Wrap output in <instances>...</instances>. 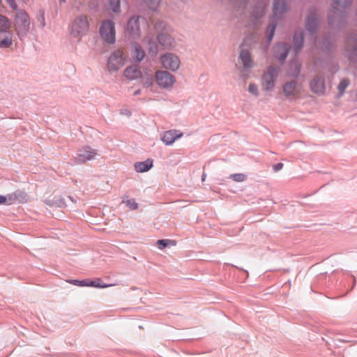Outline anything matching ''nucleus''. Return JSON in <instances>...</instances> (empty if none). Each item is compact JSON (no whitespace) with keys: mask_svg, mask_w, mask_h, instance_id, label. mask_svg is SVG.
Wrapping results in <instances>:
<instances>
[{"mask_svg":"<svg viewBox=\"0 0 357 357\" xmlns=\"http://www.w3.org/2000/svg\"><path fill=\"white\" fill-rule=\"evenodd\" d=\"M351 3V0H332V10L328 14L330 26L340 28L344 24Z\"/></svg>","mask_w":357,"mask_h":357,"instance_id":"f257e3e1","label":"nucleus"},{"mask_svg":"<svg viewBox=\"0 0 357 357\" xmlns=\"http://www.w3.org/2000/svg\"><path fill=\"white\" fill-rule=\"evenodd\" d=\"M157 32V41L164 49L171 50L175 48L176 42L172 36V29L165 22L158 20L154 25Z\"/></svg>","mask_w":357,"mask_h":357,"instance_id":"f03ea898","label":"nucleus"},{"mask_svg":"<svg viewBox=\"0 0 357 357\" xmlns=\"http://www.w3.org/2000/svg\"><path fill=\"white\" fill-rule=\"evenodd\" d=\"M286 1L287 0H274L273 17L266 30L268 43H270L273 38L277 26V21L281 19L283 14L287 10Z\"/></svg>","mask_w":357,"mask_h":357,"instance_id":"7ed1b4c3","label":"nucleus"},{"mask_svg":"<svg viewBox=\"0 0 357 357\" xmlns=\"http://www.w3.org/2000/svg\"><path fill=\"white\" fill-rule=\"evenodd\" d=\"M147 26L148 22L145 17L140 15H135L128 20L126 32L130 39L137 40L141 36V28H145Z\"/></svg>","mask_w":357,"mask_h":357,"instance_id":"20e7f679","label":"nucleus"},{"mask_svg":"<svg viewBox=\"0 0 357 357\" xmlns=\"http://www.w3.org/2000/svg\"><path fill=\"white\" fill-rule=\"evenodd\" d=\"M15 31L20 38L27 36L30 29V18L28 13L23 10H18L14 18Z\"/></svg>","mask_w":357,"mask_h":357,"instance_id":"39448f33","label":"nucleus"},{"mask_svg":"<svg viewBox=\"0 0 357 357\" xmlns=\"http://www.w3.org/2000/svg\"><path fill=\"white\" fill-rule=\"evenodd\" d=\"M90 24L88 18L84 15H80L72 22L70 33L75 38L80 39L86 36L89 30Z\"/></svg>","mask_w":357,"mask_h":357,"instance_id":"423d86ee","label":"nucleus"},{"mask_svg":"<svg viewBox=\"0 0 357 357\" xmlns=\"http://www.w3.org/2000/svg\"><path fill=\"white\" fill-rule=\"evenodd\" d=\"M11 22L10 20L0 14V34H4L0 40V48H8L13 44V33L10 31Z\"/></svg>","mask_w":357,"mask_h":357,"instance_id":"0eeeda50","label":"nucleus"},{"mask_svg":"<svg viewBox=\"0 0 357 357\" xmlns=\"http://www.w3.org/2000/svg\"><path fill=\"white\" fill-rule=\"evenodd\" d=\"M126 59V56L123 50L119 49L112 52L107 59L108 71L110 73L118 71L124 66Z\"/></svg>","mask_w":357,"mask_h":357,"instance_id":"6e6552de","label":"nucleus"},{"mask_svg":"<svg viewBox=\"0 0 357 357\" xmlns=\"http://www.w3.org/2000/svg\"><path fill=\"white\" fill-rule=\"evenodd\" d=\"M99 33L101 38L108 44H114L115 43V24L112 20H105L102 22Z\"/></svg>","mask_w":357,"mask_h":357,"instance_id":"1a4fd4ad","label":"nucleus"},{"mask_svg":"<svg viewBox=\"0 0 357 357\" xmlns=\"http://www.w3.org/2000/svg\"><path fill=\"white\" fill-rule=\"evenodd\" d=\"M320 20L317 13V9L312 7L308 10V15L305 19V29L312 35L314 41L316 40V33L319 27Z\"/></svg>","mask_w":357,"mask_h":357,"instance_id":"9d476101","label":"nucleus"},{"mask_svg":"<svg viewBox=\"0 0 357 357\" xmlns=\"http://www.w3.org/2000/svg\"><path fill=\"white\" fill-rule=\"evenodd\" d=\"M278 75V67L273 66L268 67L266 71L261 77V85L265 91H271L273 89Z\"/></svg>","mask_w":357,"mask_h":357,"instance_id":"9b49d317","label":"nucleus"},{"mask_svg":"<svg viewBox=\"0 0 357 357\" xmlns=\"http://www.w3.org/2000/svg\"><path fill=\"white\" fill-rule=\"evenodd\" d=\"M344 54L348 59L357 62V33L349 34L345 40Z\"/></svg>","mask_w":357,"mask_h":357,"instance_id":"f8f14e48","label":"nucleus"},{"mask_svg":"<svg viewBox=\"0 0 357 357\" xmlns=\"http://www.w3.org/2000/svg\"><path fill=\"white\" fill-rule=\"evenodd\" d=\"M160 62L162 67L172 72L178 70L181 66L179 57L174 53L168 52L161 56Z\"/></svg>","mask_w":357,"mask_h":357,"instance_id":"ddd939ff","label":"nucleus"},{"mask_svg":"<svg viewBox=\"0 0 357 357\" xmlns=\"http://www.w3.org/2000/svg\"><path fill=\"white\" fill-rule=\"evenodd\" d=\"M98 155H99L98 150L86 146L77 151L75 157V162L77 164L84 163L86 161L94 160Z\"/></svg>","mask_w":357,"mask_h":357,"instance_id":"4468645a","label":"nucleus"},{"mask_svg":"<svg viewBox=\"0 0 357 357\" xmlns=\"http://www.w3.org/2000/svg\"><path fill=\"white\" fill-rule=\"evenodd\" d=\"M310 91L317 96H323L326 91L325 77L322 73H318L309 83Z\"/></svg>","mask_w":357,"mask_h":357,"instance_id":"2eb2a0df","label":"nucleus"},{"mask_svg":"<svg viewBox=\"0 0 357 357\" xmlns=\"http://www.w3.org/2000/svg\"><path fill=\"white\" fill-rule=\"evenodd\" d=\"M155 80L160 87L168 89L173 86L176 82L174 75L166 70H158L155 73Z\"/></svg>","mask_w":357,"mask_h":357,"instance_id":"dca6fc26","label":"nucleus"},{"mask_svg":"<svg viewBox=\"0 0 357 357\" xmlns=\"http://www.w3.org/2000/svg\"><path fill=\"white\" fill-rule=\"evenodd\" d=\"M238 61L242 63L243 70L246 72H249L255 66L251 52L248 49L241 47Z\"/></svg>","mask_w":357,"mask_h":357,"instance_id":"f3484780","label":"nucleus"},{"mask_svg":"<svg viewBox=\"0 0 357 357\" xmlns=\"http://www.w3.org/2000/svg\"><path fill=\"white\" fill-rule=\"evenodd\" d=\"M300 85L296 80L287 82L283 85V93L289 99L294 98L300 93Z\"/></svg>","mask_w":357,"mask_h":357,"instance_id":"a211bd4d","label":"nucleus"},{"mask_svg":"<svg viewBox=\"0 0 357 357\" xmlns=\"http://www.w3.org/2000/svg\"><path fill=\"white\" fill-rule=\"evenodd\" d=\"M183 133L178 130L172 129L163 132L160 139L166 146L172 145L177 139L182 137Z\"/></svg>","mask_w":357,"mask_h":357,"instance_id":"6ab92c4d","label":"nucleus"},{"mask_svg":"<svg viewBox=\"0 0 357 357\" xmlns=\"http://www.w3.org/2000/svg\"><path fill=\"white\" fill-rule=\"evenodd\" d=\"M291 45L288 43H279L274 47L273 56L280 62H284L289 52Z\"/></svg>","mask_w":357,"mask_h":357,"instance_id":"aec40b11","label":"nucleus"},{"mask_svg":"<svg viewBox=\"0 0 357 357\" xmlns=\"http://www.w3.org/2000/svg\"><path fill=\"white\" fill-rule=\"evenodd\" d=\"M266 3L264 1H258L255 5L252 8L250 12L251 16L256 21L261 18L264 15V10Z\"/></svg>","mask_w":357,"mask_h":357,"instance_id":"412c9836","label":"nucleus"},{"mask_svg":"<svg viewBox=\"0 0 357 357\" xmlns=\"http://www.w3.org/2000/svg\"><path fill=\"white\" fill-rule=\"evenodd\" d=\"M131 56L137 62L142 61L145 57L143 47L137 42L132 43Z\"/></svg>","mask_w":357,"mask_h":357,"instance_id":"4be33fe9","label":"nucleus"},{"mask_svg":"<svg viewBox=\"0 0 357 357\" xmlns=\"http://www.w3.org/2000/svg\"><path fill=\"white\" fill-rule=\"evenodd\" d=\"M144 43L147 45V50L151 56H155L158 52V46L155 41H154L151 36H146L144 38Z\"/></svg>","mask_w":357,"mask_h":357,"instance_id":"5701e85b","label":"nucleus"},{"mask_svg":"<svg viewBox=\"0 0 357 357\" xmlns=\"http://www.w3.org/2000/svg\"><path fill=\"white\" fill-rule=\"evenodd\" d=\"M124 76L129 79H135L142 75V72L136 65L127 67L124 70Z\"/></svg>","mask_w":357,"mask_h":357,"instance_id":"b1692460","label":"nucleus"},{"mask_svg":"<svg viewBox=\"0 0 357 357\" xmlns=\"http://www.w3.org/2000/svg\"><path fill=\"white\" fill-rule=\"evenodd\" d=\"M294 50L297 54L303 47L304 33L303 31H297L293 37Z\"/></svg>","mask_w":357,"mask_h":357,"instance_id":"393cba45","label":"nucleus"},{"mask_svg":"<svg viewBox=\"0 0 357 357\" xmlns=\"http://www.w3.org/2000/svg\"><path fill=\"white\" fill-rule=\"evenodd\" d=\"M153 160L147 159L143 162H137L135 163L134 167L137 172H148L153 167Z\"/></svg>","mask_w":357,"mask_h":357,"instance_id":"a878e982","label":"nucleus"},{"mask_svg":"<svg viewBox=\"0 0 357 357\" xmlns=\"http://www.w3.org/2000/svg\"><path fill=\"white\" fill-rule=\"evenodd\" d=\"M301 65L296 62H291L289 65V75L294 77H297L301 72Z\"/></svg>","mask_w":357,"mask_h":357,"instance_id":"bb28decb","label":"nucleus"},{"mask_svg":"<svg viewBox=\"0 0 357 357\" xmlns=\"http://www.w3.org/2000/svg\"><path fill=\"white\" fill-rule=\"evenodd\" d=\"M141 79V82L144 86L150 87L153 84V75L151 73H145L144 74L142 73V75L139 77Z\"/></svg>","mask_w":357,"mask_h":357,"instance_id":"cd10ccee","label":"nucleus"},{"mask_svg":"<svg viewBox=\"0 0 357 357\" xmlns=\"http://www.w3.org/2000/svg\"><path fill=\"white\" fill-rule=\"evenodd\" d=\"M349 84H350V80L347 78H344L340 82V83L337 86V90H338V93L337 94V98H339L343 96L346 89L349 86Z\"/></svg>","mask_w":357,"mask_h":357,"instance_id":"c85d7f7f","label":"nucleus"},{"mask_svg":"<svg viewBox=\"0 0 357 357\" xmlns=\"http://www.w3.org/2000/svg\"><path fill=\"white\" fill-rule=\"evenodd\" d=\"M160 0H142V3L152 10H155Z\"/></svg>","mask_w":357,"mask_h":357,"instance_id":"c756f323","label":"nucleus"},{"mask_svg":"<svg viewBox=\"0 0 357 357\" xmlns=\"http://www.w3.org/2000/svg\"><path fill=\"white\" fill-rule=\"evenodd\" d=\"M120 1L121 0H108L110 9L115 13L121 12Z\"/></svg>","mask_w":357,"mask_h":357,"instance_id":"7c9ffc66","label":"nucleus"},{"mask_svg":"<svg viewBox=\"0 0 357 357\" xmlns=\"http://www.w3.org/2000/svg\"><path fill=\"white\" fill-rule=\"evenodd\" d=\"M112 286V284H106L101 282L100 279L97 280L89 281L88 280V287H93L97 288H105Z\"/></svg>","mask_w":357,"mask_h":357,"instance_id":"2f4dec72","label":"nucleus"},{"mask_svg":"<svg viewBox=\"0 0 357 357\" xmlns=\"http://www.w3.org/2000/svg\"><path fill=\"white\" fill-rule=\"evenodd\" d=\"M158 248L162 250L169 245H175L174 241L169 239H160L157 241Z\"/></svg>","mask_w":357,"mask_h":357,"instance_id":"473e14b6","label":"nucleus"},{"mask_svg":"<svg viewBox=\"0 0 357 357\" xmlns=\"http://www.w3.org/2000/svg\"><path fill=\"white\" fill-rule=\"evenodd\" d=\"M14 196H15V202H23L25 199H26V194L21 191V190H16L15 192H13Z\"/></svg>","mask_w":357,"mask_h":357,"instance_id":"72a5a7b5","label":"nucleus"},{"mask_svg":"<svg viewBox=\"0 0 357 357\" xmlns=\"http://www.w3.org/2000/svg\"><path fill=\"white\" fill-rule=\"evenodd\" d=\"M37 20L40 22L42 28H44L46 25L45 23V10L43 9L39 10L37 15Z\"/></svg>","mask_w":357,"mask_h":357,"instance_id":"f704fd0d","label":"nucleus"},{"mask_svg":"<svg viewBox=\"0 0 357 357\" xmlns=\"http://www.w3.org/2000/svg\"><path fill=\"white\" fill-rule=\"evenodd\" d=\"M123 203H124L126 206L132 210L137 209L138 208V204L132 199H123Z\"/></svg>","mask_w":357,"mask_h":357,"instance_id":"c9c22d12","label":"nucleus"},{"mask_svg":"<svg viewBox=\"0 0 357 357\" xmlns=\"http://www.w3.org/2000/svg\"><path fill=\"white\" fill-rule=\"evenodd\" d=\"M229 178L236 182H243L245 181L247 176L244 174H232L229 176Z\"/></svg>","mask_w":357,"mask_h":357,"instance_id":"e433bc0d","label":"nucleus"},{"mask_svg":"<svg viewBox=\"0 0 357 357\" xmlns=\"http://www.w3.org/2000/svg\"><path fill=\"white\" fill-rule=\"evenodd\" d=\"M4 198L6 199V200L4 201V204L7 205H11L16 202L15 196L13 192L6 196L4 195Z\"/></svg>","mask_w":357,"mask_h":357,"instance_id":"4c0bfd02","label":"nucleus"},{"mask_svg":"<svg viewBox=\"0 0 357 357\" xmlns=\"http://www.w3.org/2000/svg\"><path fill=\"white\" fill-rule=\"evenodd\" d=\"M70 283L73 284L76 286H80V287H88V280H72L68 281Z\"/></svg>","mask_w":357,"mask_h":357,"instance_id":"58836bf2","label":"nucleus"},{"mask_svg":"<svg viewBox=\"0 0 357 357\" xmlns=\"http://www.w3.org/2000/svg\"><path fill=\"white\" fill-rule=\"evenodd\" d=\"M248 91L256 96H258L259 90L257 85L255 83H250L248 86Z\"/></svg>","mask_w":357,"mask_h":357,"instance_id":"ea45409f","label":"nucleus"},{"mask_svg":"<svg viewBox=\"0 0 357 357\" xmlns=\"http://www.w3.org/2000/svg\"><path fill=\"white\" fill-rule=\"evenodd\" d=\"M47 204L50 206H56V207H63L64 206V202L63 199H59L55 202H53L52 203H50V201H48L46 202Z\"/></svg>","mask_w":357,"mask_h":357,"instance_id":"a19ab883","label":"nucleus"},{"mask_svg":"<svg viewBox=\"0 0 357 357\" xmlns=\"http://www.w3.org/2000/svg\"><path fill=\"white\" fill-rule=\"evenodd\" d=\"M5 1L12 9H13V10L17 9V5L15 3V0H5Z\"/></svg>","mask_w":357,"mask_h":357,"instance_id":"79ce46f5","label":"nucleus"},{"mask_svg":"<svg viewBox=\"0 0 357 357\" xmlns=\"http://www.w3.org/2000/svg\"><path fill=\"white\" fill-rule=\"evenodd\" d=\"M282 167H283V164L281 162H278L273 166V169L274 172H275L282 169Z\"/></svg>","mask_w":357,"mask_h":357,"instance_id":"37998d69","label":"nucleus"},{"mask_svg":"<svg viewBox=\"0 0 357 357\" xmlns=\"http://www.w3.org/2000/svg\"><path fill=\"white\" fill-rule=\"evenodd\" d=\"M120 114L121 115H126L128 116H131V112L128 109H121L120 110Z\"/></svg>","mask_w":357,"mask_h":357,"instance_id":"c03bdc74","label":"nucleus"},{"mask_svg":"<svg viewBox=\"0 0 357 357\" xmlns=\"http://www.w3.org/2000/svg\"><path fill=\"white\" fill-rule=\"evenodd\" d=\"M249 0H240L239 3L240 6L245 7V6L248 3Z\"/></svg>","mask_w":357,"mask_h":357,"instance_id":"a18cd8bd","label":"nucleus"},{"mask_svg":"<svg viewBox=\"0 0 357 357\" xmlns=\"http://www.w3.org/2000/svg\"><path fill=\"white\" fill-rule=\"evenodd\" d=\"M5 200L4 195H0V204H4Z\"/></svg>","mask_w":357,"mask_h":357,"instance_id":"49530a36","label":"nucleus"},{"mask_svg":"<svg viewBox=\"0 0 357 357\" xmlns=\"http://www.w3.org/2000/svg\"><path fill=\"white\" fill-rule=\"evenodd\" d=\"M324 47H326V49H329V43H328L327 41L324 40Z\"/></svg>","mask_w":357,"mask_h":357,"instance_id":"de8ad7c7","label":"nucleus"},{"mask_svg":"<svg viewBox=\"0 0 357 357\" xmlns=\"http://www.w3.org/2000/svg\"><path fill=\"white\" fill-rule=\"evenodd\" d=\"M206 178V173H203V174L202 176V181H204Z\"/></svg>","mask_w":357,"mask_h":357,"instance_id":"09e8293b","label":"nucleus"},{"mask_svg":"<svg viewBox=\"0 0 357 357\" xmlns=\"http://www.w3.org/2000/svg\"><path fill=\"white\" fill-rule=\"evenodd\" d=\"M140 92H141L140 89L135 91L134 92V96H137V95L140 94Z\"/></svg>","mask_w":357,"mask_h":357,"instance_id":"8fccbe9b","label":"nucleus"},{"mask_svg":"<svg viewBox=\"0 0 357 357\" xmlns=\"http://www.w3.org/2000/svg\"><path fill=\"white\" fill-rule=\"evenodd\" d=\"M354 100L357 101V89L354 91Z\"/></svg>","mask_w":357,"mask_h":357,"instance_id":"3c124183","label":"nucleus"},{"mask_svg":"<svg viewBox=\"0 0 357 357\" xmlns=\"http://www.w3.org/2000/svg\"><path fill=\"white\" fill-rule=\"evenodd\" d=\"M60 3H63L66 2V0H59Z\"/></svg>","mask_w":357,"mask_h":357,"instance_id":"603ef678","label":"nucleus"}]
</instances>
